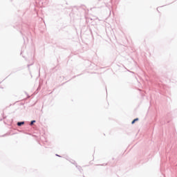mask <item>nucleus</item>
Returning <instances> with one entry per match:
<instances>
[{
	"instance_id": "f03ea898",
	"label": "nucleus",
	"mask_w": 177,
	"mask_h": 177,
	"mask_svg": "<svg viewBox=\"0 0 177 177\" xmlns=\"http://www.w3.org/2000/svg\"><path fill=\"white\" fill-rule=\"evenodd\" d=\"M136 121H139V119H138V118L134 119V120L131 122V124H135V122H136Z\"/></svg>"
},
{
	"instance_id": "7ed1b4c3",
	"label": "nucleus",
	"mask_w": 177,
	"mask_h": 177,
	"mask_svg": "<svg viewBox=\"0 0 177 177\" xmlns=\"http://www.w3.org/2000/svg\"><path fill=\"white\" fill-rule=\"evenodd\" d=\"M34 122H35V120H33L30 122V125H32V124H34Z\"/></svg>"
},
{
	"instance_id": "f257e3e1",
	"label": "nucleus",
	"mask_w": 177,
	"mask_h": 177,
	"mask_svg": "<svg viewBox=\"0 0 177 177\" xmlns=\"http://www.w3.org/2000/svg\"><path fill=\"white\" fill-rule=\"evenodd\" d=\"M18 127H21V125H24V122H19L17 123Z\"/></svg>"
}]
</instances>
